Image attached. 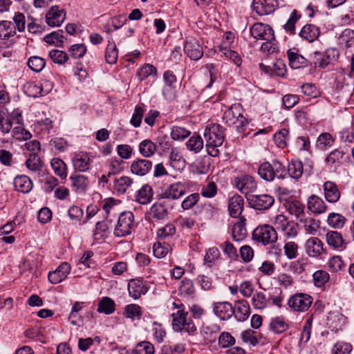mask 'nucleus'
I'll use <instances>...</instances> for the list:
<instances>
[{"label":"nucleus","mask_w":354,"mask_h":354,"mask_svg":"<svg viewBox=\"0 0 354 354\" xmlns=\"http://www.w3.org/2000/svg\"><path fill=\"white\" fill-rule=\"evenodd\" d=\"M206 141V150L209 155L216 157L219 154L218 147L224 140L222 127L219 124H211L206 127L204 131Z\"/></svg>","instance_id":"obj_1"},{"label":"nucleus","mask_w":354,"mask_h":354,"mask_svg":"<svg viewBox=\"0 0 354 354\" xmlns=\"http://www.w3.org/2000/svg\"><path fill=\"white\" fill-rule=\"evenodd\" d=\"M174 312L172 313V328L175 331H185L187 333H193L196 331V327L190 317L188 313L185 311L182 304L173 303Z\"/></svg>","instance_id":"obj_2"},{"label":"nucleus","mask_w":354,"mask_h":354,"mask_svg":"<svg viewBox=\"0 0 354 354\" xmlns=\"http://www.w3.org/2000/svg\"><path fill=\"white\" fill-rule=\"evenodd\" d=\"M258 174L263 179L271 181L275 177L283 178L286 175V169L280 162L274 160L272 163H262L259 167Z\"/></svg>","instance_id":"obj_3"},{"label":"nucleus","mask_w":354,"mask_h":354,"mask_svg":"<svg viewBox=\"0 0 354 354\" xmlns=\"http://www.w3.org/2000/svg\"><path fill=\"white\" fill-rule=\"evenodd\" d=\"M254 240L264 245L275 243L278 236L276 230L270 225L257 227L252 233Z\"/></svg>","instance_id":"obj_4"},{"label":"nucleus","mask_w":354,"mask_h":354,"mask_svg":"<svg viewBox=\"0 0 354 354\" xmlns=\"http://www.w3.org/2000/svg\"><path fill=\"white\" fill-rule=\"evenodd\" d=\"M135 226L134 216L131 212H124L120 214L118 223L114 230V234L122 237L131 233Z\"/></svg>","instance_id":"obj_5"},{"label":"nucleus","mask_w":354,"mask_h":354,"mask_svg":"<svg viewBox=\"0 0 354 354\" xmlns=\"http://www.w3.org/2000/svg\"><path fill=\"white\" fill-rule=\"evenodd\" d=\"M312 297L305 293H297L292 295L288 301L290 308L297 312L306 311L312 304Z\"/></svg>","instance_id":"obj_6"},{"label":"nucleus","mask_w":354,"mask_h":354,"mask_svg":"<svg viewBox=\"0 0 354 354\" xmlns=\"http://www.w3.org/2000/svg\"><path fill=\"white\" fill-rule=\"evenodd\" d=\"M253 38L263 41L274 40V35L272 28L268 24L256 23L250 28Z\"/></svg>","instance_id":"obj_7"},{"label":"nucleus","mask_w":354,"mask_h":354,"mask_svg":"<svg viewBox=\"0 0 354 354\" xmlns=\"http://www.w3.org/2000/svg\"><path fill=\"white\" fill-rule=\"evenodd\" d=\"M307 255L312 258H317L325 252L322 241L317 237L308 239L304 244Z\"/></svg>","instance_id":"obj_8"},{"label":"nucleus","mask_w":354,"mask_h":354,"mask_svg":"<svg viewBox=\"0 0 354 354\" xmlns=\"http://www.w3.org/2000/svg\"><path fill=\"white\" fill-rule=\"evenodd\" d=\"M13 122L16 124H22L23 118L21 113L18 111H12L7 118L0 114V131L3 133H8L12 127Z\"/></svg>","instance_id":"obj_9"},{"label":"nucleus","mask_w":354,"mask_h":354,"mask_svg":"<svg viewBox=\"0 0 354 354\" xmlns=\"http://www.w3.org/2000/svg\"><path fill=\"white\" fill-rule=\"evenodd\" d=\"M186 185L183 183H175L169 185L160 195L162 199L176 200L186 193Z\"/></svg>","instance_id":"obj_10"},{"label":"nucleus","mask_w":354,"mask_h":354,"mask_svg":"<svg viewBox=\"0 0 354 354\" xmlns=\"http://www.w3.org/2000/svg\"><path fill=\"white\" fill-rule=\"evenodd\" d=\"M253 10L260 16L272 13L278 6L277 0H253Z\"/></svg>","instance_id":"obj_11"},{"label":"nucleus","mask_w":354,"mask_h":354,"mask_svg":"<svg viewBox=\"0 0 354 354\" xmlns=\"http://www.w3.org/2000/svg\"><path fill=\"white\" fill-rule=\"evenodd\" d=\"M248 201L251 207L257 209H267L274 202V198L268 194L252 195Z\"/></svg>","instance_id":"obj_12"},{"label":"nucleus","mask_w":354,"mask_h":354,"mask_svg":"<svg viewBox=\"0 0 354 354\" xmlns=\"http://www.w3.org/2000/svg\"><path fill=\"white\" fill-rule=\"evenodd\" d=\"M71 267L67 262L62 263L53 272L48 273V280L50 283L56 284L64 280L70 273Z\"/></svg>","instance_id":"obj_13"},{"label":"nucleus","mask_w":354,"mask_h":354,"mask_svg":"<svg viewBox=\"0 0 354 354\" xmlns=\"http://www.w3.org/2000/svg\"><path fill=\"white\" fill-rule=\"evenodd\" d=\"M65 19L64 10L58 6H53L46 15V23L52 27L59 26Z\"/></svg>","instance_id":"obj_14"},{"label":"nucleus","mask_w":354,"mask_h":354,"mask_svg":"<svg viewBox=\"0 0 354 354\" xmlns=\"http://www.w3.org/2000/svg\"><path fill=\"white\" fill-rule=\"evenodd\" d=\"M185 52L192 59H199L203 51L199 41L194 38H189L186 41L185 44Z\"/></svg>","instance_id":"obj_15"},{"label":"nucleus","mask_w":354,"mask_h":354,"mask_svg":"<svg viewBox=\"0 0 354 354\" xmlns=\"http://www.w3.org/2000/svg\"><path fill=\"white\" fill-rule=\"evenodd\" d=\"M234 183L240 192L245 194L253 192L257 188V184L254 178L248 175L236 177L234 179Z\"/></svg>","instance_id":"obj_16"},{"label":"nucleus","mask_w":354,"mask_h":354,"mask_svg":"<svg viewBox=\"0 0 354 354\" xmlns=\"http://www.w3.org/2000/svg\"><path fill=\"white\" fill-rule=\"evenodd\" d=\"M91 160L86 152L75 153L73 158V165L76 171L84 172L89 169Z\"/></svg>","instance_id":"obj_17"},{"label":"nucleus","mask_w":354,"mask_h":354,"mask_svg":"<svg viewBox=\"0 0 354 354\" xmlns=\"http://www.w3.org/2000/svg\"><path fill=\"white\" fill-rule=\"evenodd\" d=\"M152 168V162L146 159H138L134 160L130 167L132 174L143 176L149 173Z\"/></svg>","instance_id":"obj_18"},{"label":"nucleus","mask_w":354,"mask_h":354,"mask_svg":"<svg viewBox=\"0 0 354 354\" xmlns=\"http://www.w3.org/2000/svg\"><path fill=\"white\" fill-rule=\"evenodd\" d=\"M234 310L233 315L240 322L246 320L250 315L249 303L244 299L238 300L235 302Z\"/></svg>","instance_id":"obj_19"},{"label":"nucleus","mask_w":354,"mask_h":354,"mask_svg":"<svg viewBox=\"0 0 354 354\" xmlns=\"http://www.w3.org/2000/svg\"><path fill=\"white\" fill-rule=\"evenodd\" d=\"M214 310L221 319H230L234 313V307L229 302H218L215 304Z\"/></svg>","instance_id":"obj_20"},{"label":"nucleus","mask_w":354,"mask_h":354,"mask_svg":"<svg viewBox=\"0 0 354 354\" xmlns=\"http://www.w3.org/2000/svg\"><path fill=\"white\" fill-rule=\"evenodd\" d=\"M243 198L239 195H234L229 200L228 209L231 216L238 218L243 209Z\"/></svg>","instance_id":"obj_21"},{"label":"nucleus","mask_w":354,"mask_h":354,"mask_svg":"<svg viewBox=\"0 0 354 354\" xmlns=\"http://www.w3.org/2000/svg\"><path fill=\"white\" fill-rule=\"evenodd\" d=\"M128 290L131 297L133 299H137L145 295L147 289L145 286L143 281L140 279H132L129 281L128 285Z\"/></svg>","instance_id":"obj_22"},{"label":"nucleus","mask_w":354,"mask_h":354,"mask_svg":"<svg viewBox=\"0 0 354 354\" xmlns=\"http://www.w3.org/2000/svg\"><path fill=\"white\" fill-rule=\"evenodd\" d=\"M284 205L289 213L295 215L297 219L304 217V205L300 201L294 199L287 200Z\"/></svg>","instance_id":"obj_23"},{"label":"nucleus","mask_w":354,"mask_h":354,"mask_svg":"<svg viewBox=\"0 0 354 354\" xmlns=\"http://www.w3.org/2000/svg\"><path fill=\"white\" fill-rule=\"evenodd\" d=\"M153 194L151 187L148 185H145L137 191L135 200L141 205H147L151 201Z\"/></svg>","instance_id":"obj_24"},{"label":"nucleus","mask_w":354,"mask_h":354,"mask_svg":"<svg viewBox=\"0 0 354 354\" xmlns=\"http://www.w3.org/2000/svg\"><path fill=\"white\" fill-rule=\"evenodd\" d=\"M324 190L326 199L329 203H335L340 198V192L336 185L330 181L324 184Z\"/></svg>","instance_id":"obj_25"},{"label":"nucleus","mask_w":354,"mask_h":354,"mask_svg":"<svg viewBox=\"0 0 354 354\" xmlns=\"http://www.w3.org/2000/svg\"><path fill=\"white\" fill-rule=\"evenodd\" d=\"M308 208L315 214H322L326 210L324 201L316 195H311L308 200Z\"/></svg>","instance_id":"obj_26"},{"label":"nucleus","mask_w":354,"mask_h":354,"mask_svg":"<svg viewBox=\"0 0 354 354\" xmlns=\"http://www.w3.org/2000/svg\"><path fill=\"white\" fill-rule=\"evenodd\" d=\"M339 55V53L337 49L335 48H328L319 62V66L324 68L329 64H334L337 61Z\"/></svg>","instance_id":"obj_27"},{"label":"nucleus","mask_w":354,"mask_h":354,"mask_svg":"<svg viewBox=\"0 0 354 354\" xmlns=\"http://www.w3.org/2000/svg\"><path fill=\"white\" fill-rule=\"evenodd\" d=\"M299 35L306 41L312 42L319 37V29L315 25H306L302 28Z\"/></svg>","instance_id":"obj_28"},{"label":"nucleus","mask_w":354,"mask_h":354,"mask_svg":"<svg viewBox=\"0 0 354 354\" xmlns=\"http://www.w3.org/2000/svg\"><path fill=\"white\" fill-rule=\"evenodd\" d=\"M241 114L240 105L234 104L225 111L223 120L229 126H232V124H234L236 119L239 118Z\"/></svg>","instance_id":"obj_29"},{"label":"nucleus","mask_w":354,"mask_h":354,"mask_svg":"<svg viewBox=\"0 0 354 354\" xmlns=\"http://www.w3.org/2000/svg\"><path fill=\"white\" fill-rule=\"evenodd\" d=\"M14 185L16 190L22 193L29 192L32 187L31 180L26 176L16 177L14 180Z\"/></svg>","instance_id":"obj_30"},{"label":"nucleus","mask_w":354,"mask_h":354,"mask_svg":"<svg viewBox=\"0 0 354 354\" xmlns=\"http://www.w3.org/2000/svg\"><path fill=\"white\" fill-rule=\"evenodd\" d=\"M133 183V180L127 176L115 178L113 183V189L118 193L124 194Z\"/></svg>","instance_id":"obj_31"},{"label":"nucleus","mask_w":354,"mask_h":354,"mask_svg":"<svg viewBox=\"0 0 354 354\" xmlns=\"http://www.w3.org/2000/svg\"><path fill=\"white\" fill-rule=\"evenodd\" d=\"M70 179L72 182V186L75 189L76 192H83L86 191L88 186V178L83 175H73Z\"/></svg>","instance_id":"obj_32"},{"label":"nucleus","mask_w":354,"mask_h":354,"mask_svg":"<svg viewBox=\"0 0 354 354\" xmlns=\"http://www.w3.org/2000/svg\"><path fill=\"white\" fill-rule=\"evenodd\" d=\"M16 35V30L12 28L10 21L3 20L0 21V39H8Z\"/></svg>","instance_id":"obj_33"},{"label":"nucleus","mask_w":354,"mask_h":354,"mask_svg":"<svg viewBox=\"0 0 354 354\" xmlns=\"http://www.w3.org/2000/svg\"><path fill=\"white\" fill-rule=\"evenodd\" d=\"M102 209L106 212V218L111 215L117 216L120 212L119 203L113 198H107L104 201Z\"/></svg>","instance_id":"obj_34"},{"label":"nucleus","mask_w":354,"mask_h":354,"mask_svg":"<svg viewBox=\"0 0 354 354\" xmlns=\"http://www.w3.org/2000/svg\"><path fill=\"white\" fill-rule=\"evenodd\" d=\"M299 221L304 224L305 231L309 234H315L319 228L320 221L319 220H315L311 217H302Z\"/></svg>","instance_id":"obj_35"},{"label":"nucleus","mask_w":354,"mask_h":354,"mask_svg":"<svg viewBox=\"0 0 354 354\" xmlns=\"http://www.w3.org/2000/svg\"><path fill=\"white\" fill-rule=\"evenodd\" d=\"M247 230L244 221L241 219L234 225L232 230V237L235 241H241L247 236Z\"/></svg>","instance_id":"obj_36"},{"label":"nucleus","mask_w":354,"mask_h":354,"mask_svg":"<svg viewBox=\"0 0 354 354\" xmlns=\"http://www.w3.org/2000/svg\"><path fill=\"white\" fill-rule=\"evenodd\" d=\"M339 45L349 48L354 44V30L351 29L344 30L338 38Z\"/></svg>","instance_id":"obj_37"},{"label":"nucleus","mask_w":354,"mask_h":354,"mask_svg":"<svg viewBox=\"0 0 354 354\" xmlns=\"http://www.w3.org/2000/svg\"><path fill=\"white\" fill-rule=\"evenodd\" d=\"M327 243L334 248H338L344 244V240L340 233L336 231H330L326 234Z\"/></svg>","instance_id":"obj_38"},{"label":"nucleus","mask_w":354,"mask_h":354,"mask_svg":"<svg viewBox=\"0 0 354 354\" xmlns=\"http://www.w3.org/2000/svg\"><path fill=\"white\" fill-rule=\"evenodd\" d=\"M187 149L198 153L204 147L203 140L198 135H193L186 142Z\"/></svg>","instance_id":"obj_39"},{"label":"nucleus","mask_w":354,"mask_h":354,"mask_svg":"<svg viewBox=\"0 0 354 354\" xmlns=\"http://www.w3.org/2000/svg\"><path fill=\"white\" fill-rule=\"evenodd\" d=\"M118 57V53L115 42L113 39L109 40L105 53L106 62L110 64H113L116 62Z\"/></svg>","instance_id":"obj_40"},{"label":"nucleus","mask_w":354,"mask_h":354,"mask_svg":"<svg viewBox=\"0 0 354 354\" xmlns=\"http://www.w3.org/2000/svg\"><path fill=\"white\" fill-rule=\"evenodd\" d=\"M115 310V302L111 298L104 297L98 304L97 311L109 315Z\"/></svg>","instance_id":"obj_41"},{"label":"nucleus","mask_w":354,"mask_h":354,"mask_svg":"<svg viewBox=\"0 0 354 354\" xmlns=\"http://www.w3.org/2000/svg\"><path fill=\"white\" fill-rule=\"evenodd\" d=\"M150 214L156 219H162L167 214V209L163 202L154 203L150 209Z\"/></svg>","instance_id":"obj_42"},{"label":"nucleus","mask_w":354,"mask_h":354,"mask_svg":"<svg viewBox=\"0 0 354 354\" xmlns=\"http://www.w3.org/2000/svg\"><path fill=\"white\" fill-rule=\"evenodd\" d=\"M44 41L50 44L61 47L64 43L63 30H58L46 35L44 38Z\"/></svg>","instance_id":"obj_43"},{"label":"nucleus","mask_w":354,"mask_h":354,"mask_svg":"<svg viewBox=\"0 0 354 354\" xmlns=\"http://www.w3.org/2000/svg\"><path fill=\"white\" fill-rule=\"evenodd\" d=\"M51 167L56 175L62 178H65L67 176L66 165L63 160L59 158H53L51 160Z\"/></svg>","instance_id":"obj_44"},{"label":"nucleus","mask_w":354,"mask_h":354,"mask_svg":"<svg viewBox=\"0 0 354 354\" xmlns=\"http://www.w3.org/2000/svg\"><path fill=\"white\" fill-rule=\"evenodd\" d=\"M24 124H17L12 129V138L18 140H27L31 138L32 134L24 128Z\"/></svg>","instance_id":"obj_45"},{"label":"nucleus","mask_w":354,"mask_h":354,"mask_svg":"<svg viewBox=\"0 0 354 354\" xmlns=\"http://www.w3.org/2000/svg\"><path fill=\"white\" fill-rule=\"evenodd\" d=\"M284 254L288 259H295L298 255L299 245L292 241H285Z\"/></svg>","instance_id":"obj_46"},{"label":"nucleus","mask_w":354,"mask_h":354,"mask_svg":"<svg viewBox=\"0 0 354 354\" xmlns=\"http://www.w3.org/2000/svg\"><path fill=\"white\" fill-rule=\"evenodd\" d=\"M139 149L144 157H150L156 152V146L152 141L145 140L140 144Z\"/></svg>","instance_id":"obj_47"},{"label":"nucleus","mask_w":354,"mask_h":354,"mask_svg":"<svg viewBox=\"0 0 354 354\" xmlns=\"http://www.w3.org/2000/svg\"><path fill=\"white\" fill-rule=\"evenodd\" d=\"M328 224L333 228H342L345 223V218L340 214L330 213L327 218Z\"/></svg>","instance_id":"obj_48"},{"label":"nucleus","mask_w":354,"mask_h":354,"mask_svg":"<svg viewBox=\"0 0 354 354\" xmlns=\"http://www.w3.org/2000/svg\"><path fill=\"white\" fill-rule=\"evenodd\" d=\"M287 54L289 59V65L292 68H299L306 64V59L301 55L290 50H288Z\"/></svg>","instance_id":"obj_49"},{"label":"nucleus","mask_w":354,"mask_h":354,"mask_svg":"<svg viewBox=\"0 0 354 354\" xmlns=\"http://www.w3.org/2000/svg\"><path fill=\"white\" fill-rule=\"evenodd\" d=\"M268 301L263 292H257L252 297V304L256 309L262 310L267 306Z\"/></svg>","instance_id":"obj_50"},{"label":"nucleus","mask_w":354,"mask_h":354,"mask_svg":"<svg viewBox=\"0 0 354 354\" xmlns=\"http://www.w3.org/2000/svg\"><path fill=\"white\" fill-rule=\"evenodd\" d=\"M288 171L292 178H299L303 174V165L301 162L298 160L292 161L288 165Z\"/></svg>","instance_id":"obj_51"},{"label":"nucleus","mask_w":354,"mask_h":354,"mask_svg":"<svg viewBox=\"0 0 354 354\" xmlns=\"http://www.w3.org/2000/svg\"><path fill=\"white\" fill-rule=\"evenodd\" d=\"M44 59L38 56H32L28 59V66L35 72H40L45 66Z\"/></svg>","instance_id":"obj_52"},{"label":"nucleus","mask_w":354,"mask_h":354,"mask_svg":"<svg viewBox=\"0 0 354 354\" xmlns=\"http://www.w3.org/2000/svg\"><path fill=\"white\" fill-rule=\"evenodd\" d=\"M153 250L156 257L163 258L171 251V247L165 243L156 242L153 244Z\"/></svg>","instance_id":"obj_53"},{"label":"nucleus","mask_w":354,"mask_h":354,"mask_svg":"<svg viewBox=\"0 0 354 354\" xmlns=\"http://www.w3.org/2000/svg\"><path fill=\"white\" fill-rule=\"evenodd\" d=\"M191 132L184 127L174 126L171 129V137L174 140H183L190 135Z\"/></svg>","instance_id":"obj_54"},{"label":"nucleus","mask_w":354,"mask_h":354,"mask_svg":"<svg viewBox=\"0 0 354 354\" xmlns=\"http://www.w3.org/2000/svg\"><path fill=\"white\" fill-rule=\"evenodd\" d=\"M124 313L127 317L134 319H139L142 316V310L140 306L137 304H129L125 307Z\"/></svg>","instance_id":"obj_55"},{"label":"nucleus","mask_w":354,"mask_h":354,"mask_svg":"<svg viewBox=\"0 0 354 354\" xmlns=\"http://www.w3.org/2000/svg\"><path fill=\"white\" fill-rule=\"evenodd\" d=\"M135 354H154V346L149 342H142L138 343L135 349Z\"/></svg>","instance_id":"obj_56"},{"label":"nucleus","mask_w":354,"mask_h":354,"mask_svg":"<svg viewBox=\"0 0 354 354\" xmlns=\"http://www.w3.org/2000/svg\"><path fill=\"white\" fill-rule=\"evenodd\" d=\"M270 328L277 333H281L288 328V324L281 317H276L270 322Z\"/></svg>","instance_id":"obj_57"},{"label":"nucleus","mask_w":354,"mask_h":354,"mask_svg":"<svg viewBox=\"0 0 354 354\" xmlns=\"http://www.w3.org/2000/svg\"><path fill=\"white\" fill-rule=\"evenodd\" d=\"M151 333L158 343L160 344L163 342L166 332L160 324L153 322L151 326Z\"/></svg>","instance_id":"obj_58"},{"label":"nucleus","mask_w":354,"mask_h":354,"mask_svg":"<svg viewBox=\"0 0 354 354\" xmlns=\"http://www.w3.org/2000/svg\"><path fill=\"white\" fill-rule=\"evenodd\" d=\"M334 142V139L329 133H322L317 140V146L320 149L330 147Z\"/></svg>","instance_id":"obj_59"},{"label":"nucleus","mask_w":354,"mask_h":354,"mask_svg":"<svg viewBox=\"0 0 354 354\" xmlns=\"http://www.w3.org/2000/svg\"><path fill=\"white\" fill-rule=\"evenodd\" d=\"M26 167L32 171L40 170L41 167V162L40 158L35 153H32L29 156L26 162Z\"/></svg>","instance_id":"obj_60"},{"label":"nucleus","mask_w":354,"mask_h":354,"mask_svg":"<svg viewBox=\"0 0 354 354\" xmlns=\"http://www.w3.org/2000/svg\"><path fill=\"white\" fill-rule=\"evenodd\" d=\"M281 232H283V236L286 238V241L295 239L298 235V225L293 222H290L289 224Z\"/></svg>","instance_id":"obj_61"},{"label":"nucleus","mask_w":354,"mask_h":354,"mask_svg":"<svg viewBox=\"0 0 354 354\" xmlns=\"http://www.w3.org/2000/svg\"><path fill=\"white\" fill-rule=\"evenodd\" d=\"M49 56L53 62L59 64H64L68 59V55L62 50H53L49 52Z\"/></svg>","instance_id":"obj_62"},{"label":"nucleus","mask_w":354,"mask_h":354,"mask_svg":"<svg viewBox=\"0 0 354 354\" xmlns=\"http://www.w3.org/2000/svg\"><path fill=\"white\" fill-rule=\"evenodd\" d=\"M217 193V187L214 182H208L203 185L201 191V195L205 198H212Z\"/></svg>","instance_id":"obj_63"},{"label":"nucleus","mask_w":354,"mask_h":354,"mask_svg":"<svg viewBox=\"0 0 354 354\" xmlns=\"http://www.w3.org/2000/svg\"><path fill=\"white\" fill-rule=\"evenodd\" d=\"M288 136V131L283 129L274 135V140L279 147L283 148L287 145Z\"/></svg>","instance_id":"obj_64"}]
</instances>
